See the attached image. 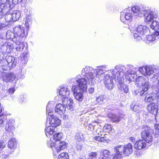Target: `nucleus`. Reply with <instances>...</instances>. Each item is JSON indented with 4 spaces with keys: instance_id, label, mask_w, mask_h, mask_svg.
<instances>
[{
    "instance_id": "obj_1",
    "label": "nucleus",
    "mask_w": 159,
    "mask_h": 159,
    "mask_svg": "<svg viewBox=\"0 0 159 159\" xmlns=\"http://www.w3.org/2000/svg\"><path fill=\"white\" fill-rule=\"evenodd\" d=\"M50 102H49L46 107V113L47 114V119H49L50 126L45 128V131L46 136L48 137L49 134H52L56 127L61 123L60 120L56 116L54 115L50 109Z\"/></svg>"
},
{
    "instance_id": "obj_2",
    "label": "nucleus",
    "mask_w": 159,
    "mask_h": 159,
    "mask_svg": "<svg viewBox=\"0 0 159 159\" xmlns=\"http://www.w3.org/2000/svg\"><path fill=\"white\" fill-rule=\"evenodd\" d=\"M87 81L85 77H80L78 80L77 85H74L72 90L73 91L75 99L81 102L83 98V93L87 91Z\"/></svg>"
},
{
    "instance_id": "obj_3",
    "label": "nucleus",
    "mask_w": 159,
    "mask_h": 159,
    "mask_svg": "<svg viewBox=\"0 0 159 159\" xmlns=\"http://www.w3.org/2000/svg\"><path fill=\"white\" fill-rule=\"evenodd\" d=\"M124 68L123 66H116L113 71L112 74L113 77L115 79L116 76H117L116 82L118 83L117 85L118 89L121 92H123L125 93H127L129 91L128 86L124 83V72L122 71Z\"/></svg>"
},
{
    "instance_id": "obj_4",
    "label": "nucleus",
    "mask_w": 159,
    "mask_h": 159,
    "mask_svg": "<svg viewBox=\"0 0 159 159\" xmlns=\"http://www.w3.org/2000/svg\"><path fill=\"white\" fill-rule=\"evenodd\" d=\"M136 85L141 88V90L140 93L141 96L143 95L148 91L149 87L148 82L142 76H139L136 79Z\"/></svg>"
},
{
    "instance_id": "obj_5",
    "label": "nucleus",
    "mask_w": 159,
    "mask_h": 159,
    "mask_svg": "<svg viewBox=\"0 0 159 159\" xmlns=\"http://www.w3.org/2000/svg\"><path fill=\"white\" fill-rule=\"evenodd\" d=\"M20 57L22 65H20L19 69L20 73L17 76L19 77V79L22 80L25 77L24 75L25 74L26 71L23 68V66H25L28 61L29 57L28 53L27 52H23L20 55Z\"/></svg>"
},
{
    "instance_id": "obj_6",
    "label": "nucleus",
    "mask_w": 159,
    "mask_h": 159,
    "mask_svg": "<svg viewBox=\"0 0 159 159\" xmlns=\"http://www.w3.org/2000/svg\"><path fill=\"white\" fill-rule=\"evenodd\" d=\"M52 139L47 141V145L48 147L52 148L53 151H56L57 152L63 150L66 147V143L64 141H57L53 142Z\"/></svg>"
},
{
    "instance_id": "obj_7",
    "label": "nucleus",
    "mask_w": 159,
    "mask_h": 159,
    "mask_svg": "<svg viewBox=\"0 0 159 159\" xmlns=\"http://www.w3.org/2000/svg\"><path fill=\"white\" fill-rule=\"evenodd\" d=\"M27 44L24 43L21 39L18 40L17 38L13 37L11 40V53L13 52V50L16 51H21L23 50L25 45H27Z\"/></svg>"
},
{
    "instance_id": "obj_8",
    "label": "nucleus",
    "mask_w": 159,
    "mask_h": 159,
    "mask_svg": "<svg viewBox=\"0 0 159 159\" xmlns=\"http://www.w3.org/2000/svg\"><path fill=\"white\" fill-rule=\"evenodd\" d=\"M152 131L153 130L149 127L147 126L143 128L141 133V136L143 140L150 145L152 144L153 140Z\"/></svg>"
},
{
    "instance_id": "obj_9",
    "label": "nucleus",
    "mask_w": 159,
    "mask_h": 159,
    "mask_svg": "<svg viewBox=\"0 0 159 159\" xmlns=\"http://www.w3.org/2000/svg\"><path fill=\"white\" fill-rule=\"evenodd\" d=\"M142 11L143 12L145 21L146 22L152 21L154 18L157 17L156 13L151 11V7L145 6L144 7H143Z\"/></svg>"
},
{
    "instance_id": "obj_10",
    "label": "nucleus",
    "mask_w": 159,
    "mask_h": 159,
    "mask_svg": "<svg viewBox=\"0 0 159 159\" xmlns=\"http://www.w3.org/2000/svg\"><path fill=\"white\" fill-rule=\"evenodd\" d=\"M12 35L11 34V39L12 38L11 37L14 36L15 34L17 35V37H15L17 38V39H21V38L24 37H25L27 36V33H25V28L21 25H17L13 28V32H11Z\"/></svg>"
},
{
    "instance_id": "obj_11",
    "label": "nucleus",
    "mask_w": 159,
    "mask_h": 159,
    "mask_svg": "<svg viewBox=\"0 0 159 159\" xmlns=\"http://www.w3.org/2000/svg\"><path fill=\"white\" fill-rule=\"evenodd\" d=\"M133 16L132 11L129 8L124 10L120 13V20L124 23H126V20H131Z\"/></svg>"
},
{
    "instance_id": "obj_12",
    "label": "nucleus",
    "mask_w": 159,
    "mask_h": 159,
    "mask_svg": "<svg viewBox=\"0 0 159 159\" xmlns=\"http://www.w3.org/2000/svg\"><path fill=\"white\" fill-rule=\"evenodd\" d=\"M115 68L112 70H109L107 69L106 66H100L98 67L96 70V78H98L99 79L102 80V78L104 76L106 73H111L112 74L113 71Z\"/></svg>"
},
{
    "instance_id": "obj_13",
    "label": "nucleus",
    "mask_w": 159,
    "mask_h": 159,
    "mask_svg": "<svg viewBox=\"0 0 159 159\" xmlns=\"http://www.w3.org/2000/svg\"><path fill=\"white\" fill-rule=\"evenodd\" d=\"M119 150L122 152V154L125 156H129L133 152L132 145L129 143L124 146L119 145L117 146Z\"/></svg>"
},
{
    "instance_id": "obj_14",
    "label": "nucleus",
    "mask_w": 159,
    "mask_h": 159,
    "mask_svg": "<svg viewBox=\"0 0 159 159\" xmlns=\"http://www.w3.org/2000/svg\"><path fill=\"white\" fill-rule=\"evenodd\" d=\"M154 72L153 68L151 66H147L140 67L139 72L144 76L150 75Z\"/></svg>"
},
{
    "instance_id": "obj_15",
    "label": "nucleus",
    "mask_w": 159,
    "mask_h": 159,
    "mask_svg": "<svg viewBox=\"0 0 159 159\" xmlns=\"http://www.w3.org/2000/svg\"><path fill=\"white\" fill-rule=\"evenodd\" d=\"M148 109L150 113L154 116L156 119L158 110L157 105L154 103H149L148 105Z\"/></svg>"
},
{
    "instance_id": "obj_16",
    "label": "nucleus",
    "mask_w": 159,
    "mask_h": 159,
    "mask_svg": "<svg viewBox=\"0 0 159 159\" xmlns=\"http://www.w3.org/2000/svg\"><path fill=\"white\" fill-rule=\"evenodd\" d=\"M18 79V76H17L14 73L11 72V86H13L11 88V93H13L15 91L14 87Z\"/></svg>"
},
{
    "instance_id": "obj_17",
    "label": "nucleus",
    "mask_w": 159,
    "mask_h": 159,
    "mask_svg": "<svg viewBox=\"0 0 159 159\" xmlns=\"http://www.w3.org/2000/svg\"><path fill=\"white\" fill-rule=\"evenodd\" d=\"M96 70L95 72L91 71L85 75L84 77L86 78L91 86L93 85L95 83V78H96Z\"/></svg>"
},
{
    "instance_id": "obj_18",
    "label": "nucleus",
    "mask_w": 159,
    "mask_h": 159,
    "mask_svg": "<svg viewBox=\"0 0 159 159\" xmlns=\"http://www.w3.org/2000/svg\"><path fill=\"white\" fill-rule=\"evenodd\" d=\"M62 104L68 109L71 111L73 110V100L72 99L65 98L62 100Z\"/></svg>"
},
{
    "instance_id": "obj_19",
    "label": "nucleus",
    "mask_w": 159,
    "mask_h": 159,
    "mask_svg": "<svg viewBox=\"0 0 159 159\" xmlns=\"http://www.w3.org/2000/svg\"><path fill=\"white\" fill-rule=\"evenodd\" d=\"M136 31L141 35H147L149 32V28L146 26L140 25L136 28Z\"/></svg>"
},
{
    "instance_id": "obj_20",
    "label": "nucleus",
    "mask_w": 159,
    "mask_h": 159,
    "mask_svg": "<svg viewBox=\"0 0 159 159\" xmlns=\"http://www.w3.org/2000/svg\"><path fill=\"white\" fill-rule=\"evenodd\" d=\"M66 110V107L62 103H58L54 108L55 112L56 114L60 116L65 113Z\"/></svg>"
},
{
    "instance_id": "obj_21",
    "label": "nucleus",
    "mask_w": 159,
    "mask_h": 159,
    "mask_svg": "<svg viewBox=\"0 0 159 159\" xmlns=\"http://www.w3.org/2000/svg\"><path fill=\"white\" fill-rule=\"evenodd\" d=\"M55 132L52 134L51 135H49L47 137H49L52 139V143L54 142L55 143L57 142V141H61V140L62 138L63 134L61 133H55Z\"/></svg>"
},
{
    "instance_id": "obj_22",
    "label": "nucleus",
    "mask_w": 159,
    "mask_h": 159,
    "mask_svg": "<svg viewBox=\"0 0 159 159\" xmlns=\"http://www.w3.org/2000/svg\"><path fill=\"white\" fill-rule=\"evenodd\" d=\"M124 68L122 71L124 72V75H125V78L126 81L129 83H130L131 81H134L136 80L137 75V74H133L131 73H127L125 72V67H123Z\"/></svg>"
},
{
    "instance_id": "obj_23",
    "label": "nucleus",
    "mask_w": 159,
    "mask_h": 159,
    "mask_svg": "<svg viewBox=\"0 0 159 159\" xmlns=\"http://www.w3.org/2000/svg\"><path fill=\"white\" fill-rule=\"evenodd\" d=\"M114 151L115 152L114 154H111L110 159H122L123 154L117 146L115 148Z\"/></svg>"
},
{
    "instance_id": "obj_24",
    "label": "nucleus",
    "mask_w": 159,
    "mask_h": 159,
    "mask_svg": "<svg viewBox=\"0 0 159 159\" xmlns=\"http://www.w3.org/2000/svg\"><path fill=\"white\" fill-rule=\"evenodd\" d=\"M146 146V143L144 140L139 139L136 141L134 147L136 149L140 150L145 148Z\"/></svg>"
},
{
    "instance_id": "obj_25",
    "label": "nucleus",
    "mask_w": 159,
    "mask_h": 159,
    "mask_svg": "<svg viewBox=\"0 0 159 159\" xmlns=\"http://www.w3.org/2000/svg\"><path fill=\"white\" fill-rule=\"evenodd\" d=\"M70 94V91L67 88H62L60 90L59 92V95L58 96L59 98L64 99L65 98H67L66 97L68 96Z\"/></svg>"
},
{
    "instance_id": "obj_26",
    "label": "nucleus",
    "mask_w": 159,
    "mask_h": 159,
    "mask_svg": "<svg viewBox=\"0 0 159 159\" xmlns=\"http://www.w3.org/2000/svg\"><path fill=\"white\" fill-rule=\"evenodd\" d=\"M126 69L127 73H131L133 74H136L137 72L139 71V72L140 67H136L132 65H129L127 66L126 68H125Z\"/></svg>"
},
{
    "instance_id": "obj_27",
    "label": "nucleus",
    "mask_w": 159,
    "mask_h": 159,
    "mask_svg": "<svg viewBox=\"0 0 159 159\" xmlns=\"http://www.w3.org/2000/svg\"><path fill=\"white\" fill-rule=\"evenodd\" d=\"M132 11V12H133L134 15L141 17L142 16L140 8L138 6H134L132 7L130 9Z\"/></svg>"
},
{
    "instance_id": "obj_28",
    "label": "nucleus",
    "mask_w": 159,
    "mask_h": 159,
    "mask_svg": "<svg viewBox=\"0 0 159 159\" xmlns=\"http://www.w3.org/2000/svg\"><path fill=\"white\" fill-rule=\"evenodd\" d=\"M159 32L155 31L152 35H148L147 36V39L149 41H154L157 39V38H158Z\"/></svg>"
},
{
    "instance_id": "obj_29",
    "label": "nucleus",
    "mask_w": 159,
    "mask_h": 159,
    "mask_svg": "<svg viewBox=\"0 0 159 159\" xmlns=\"http://www.w3.org/2000/svg\"><path fill=\"white\" fill-rule=\"evenodd\" d=\"M102 155H101L100 159H110L111 152L108 150H102Z\"/></svg>"
},
{
    "instance_id": "obj_30",
    "label": "nucleus",
    "mask_w": 159,
    "mask_h": 159,
    "mask_svg": "<svg viewBox=\"0 0 159 159\" xmlns=\"http://www.w3.org/2000/svg\"><path fill=\"white\" fill-rule=\"evenodd\" d=\"M153 89L156 93L155 98L157 100V102L159 103V80L157 83L153 87Z\"/></svg>"
},
{
    "instance_id": "obj_31",
    "label": "nucleus",
    "mask_w": 159,
    "mask_h": 159,
    "mask_svg": "<svg viewBox=\"0 0 159 159\" xmlns=\"http://www.w3.org/2000/svg\"><path fill=\"white\" fill-rule=\"evenodd\" d=\"M95 70L90 66H86L85 68L83 69L81 71V74L82 75L85 76V75H87L88 73L91 72V71L95 72Z\"/></svg>"
},
{
    "instance_id": "obj_32",
    "label": "nucleus",
    "mask_w": 159,
    "mask_h": 159,
    "mask_svg": "<svg viewBox=\"0 0 159 159\" xmlns=\"http://www.w3.org/2000/svg\"><path fill=\"white\" fill-rule=\"evenodd\" d=\"M9 14V12H8L6 13L5 17L6 21L7 22V23H8L5 24L0 23V29H3V28H7V27L10 21V18H8V17H9V16H8Z\"/></svg>"
},
{
    "instance_id": "obj_33",
    "label": "nucleus",
    "mask_w": 159,
    "mask_h": 159,
    "mask_svg": "<svg viewBox=\"0 0 159 159\" xmlns=\"http://www.w3.org/2000/svg\"><path fill=\"white\" fill-rule=\"evenodd\" d=\"M11 19L13 21H17L19 19L20 16V12L18 11H14L13 13H11Z\"/></svg>"
},
{
    "instance_id": "obj_34",
    "label": "nucleus",
    "mask_w": 159,
    "mask_h": 159,
    "mask_svg": "<svg viewBox=\"0 0 159 159\" xmlns=\"http://www.w3.org/2000/svg\"><path fill=\"white\" fill-rule=\"evenodd\" d=\"M17 145V141L16 139L14 138H12L11 139V149L12 150L11 152H11H14V150L16 148Z\"/></svg>"
},
{
    "instance_id": "obj_35",
    "label": "nucleus",
    "mask_w": 159,
    "mask_h": 159,
    "mask_svg": "<svg viewBox=\"0 0 159 159\" xmlns=\"http://www.w3.org/2000/svg\"><path fill=\"white\" fill-rule=\"evenodd\" d=\"M117 76L116 77V79H115L113 77V75L111 73H107L106 75L104 76V83L106 82V80H109L111 81H113V79H115V81L116 82V80L117 79Z\"/></svg>"
},
{
    "instance_id": "obj_36",
    "label": "nucleus",
    "mask_w": 159,
    "mask_h": 159,
    "mask_svg": "<svg viewBox=\"0 0 159 159\" xmlns=\"http://www.w3.org/2000/svg\"><path fill=\"white\" fill-rule=\"evenodd\" d=\"M150 28L155 31L159 29V23L156 21L153 20L150 25Z\"/></svg>"
},
{
    "instance_id": "obj_37",
    "label": "nucleus",
    "mask_w": 159,
    "mask_h": 159,
    "mask_svg": "<svg viewBox=\"0 0 159 159\" xmlns=\"http://www.w3.org/2000/svg\"><path fill=\"white\" fill-rule=\"evenodd\" d=\"M104 84L106 88L108 89L111 90L113 89L114 85L113 81L106 80V82Z\"/></svg>"
},
{
    "instance_id": "obj_38",
    "label": "nucleus",
    "mask_w": 159,
    "mask_h": 159,
    "mask_svg": "<svg viewBox=\"0 0 159 159\" xmlns=\"http://www.w3.org/2000/svg\"><path fill=\"white\" fill-rule=\"evenodd\" d=\"M112 122L114 123H118L120 121V118L117 115H112L109 116Z\"/></svg>"
},
{
    "instance_id": "obj_39",
    "label": "nucleus",
    "mask_w": 159,
    "mask_h": 159,
    "mask_svg": "<svg viewBox=\"0 0 159 159\" xmlns=\"http://www.w3.org/2000/svg\"><path fill=\"white\" fill-rule=\"evenodd\" d=\"M11 69L14 68L16 66L17 64L18 59L17 58L11 56Z\"/></svg>"
},
{
    "instance_id": "obj_40",
    "label": "nucleus",
    "mask_w": 159,
    "mask_h": 159,
    "mask_svg": "<svg viewBox=\"0 0 159 159\" xmlns=\"http://www.w3.org/2000/svg\"><path fill=\"white\" fill-rule=\"evenodd\" d=\"M155 129H154V131H153V134L155 137L159 139V124L155 125Z\"/></svg>"
},
{
    "instance_id": "obj_41",
    "label": "nucleus",
    "mask_w": 159,
    "mask_h": 159,
    "mask_svg": "<svg viewBox=\"0 0 159 159\" xmlns=\"http://www.w3.org/2000/svg\"><path fill=\"white\" fill-rule=\"evenodd\" d=\"M3 80L6 82H8L10 81V74L8 73H7L5 72L3 75Z\"/></svg>"
},
{
    "instance_id": "obj_42",
    "label": "nucleus",
    "mask_w": 159,
    "mask_h": 159,
    "mask_svg": "<svg viewBox=\"0 0 159 159\" xmlns=\"http://www.w3.org/2000/svg\"><path fill=\"white\" fill-rule=\"evenodd\" d=\"M112 130L111 125L108 124H106L103 128V130L106 132H109Z\"/></svg>"
},
{
    "instance_id": "obj_43",
    "label": "nucleus",
    "mask_w": 159,
    "mask_h": 159,
    "mask_svg": "<svg viewBox=\"0 0 159 159\" xmlns=\"http://www.w3.org/2000/svg\"><path fill=\"white\" fill-rule=\"evenodd\" d=\"M58 159H69V156L68 153L63 152L59 154Z\"/></svg>"
},
{
    "instance_id": "obj_44",
    "label": "nucleus",
    "mask_w": 159,
    "mask_h": 159,
    "mask_svg": "<svg viewBox=\"0 0 159 159\" xmlns=\"http://www.w3.org/2000/svg\"><path fill=\"white\" fill-rule=\"evenodd\" d=\"M105 95H100L96 98V102L99 103L101 104L103 102L104 100H105Z\"/></svg>"
},
{
    "instance_id": "obj_45",
    "label": "nucleus",
    "mask_w": 159,
    "mask_h": 159,
    "mask_svg": "<svg viewBox=\"0 0 159 159\" xmlns=\"http://www.w3.org/2000/svg\"><path fill=\"white\" fill-rule=\"evenodd\" d=\"M16 126L15 119L14 118H12L11 120V132L14 130Z\"/></svg>"
},
{
    "instance_id": "obj_46",
    "label": "nucleus",
    "mask_w": 159,
    "mask_h": 159,
    "mask_svg": "<svg viewBox=\"0 0 159 159\" xmlns=\"http://www.w3.org/2000/svg\"><path fill=\"white\" fill-rule=\"evenodd\" d=\"M97 153L93 152L89 153L88 159H96Z\"/></svg>"
},
{
    "instance_id": "obj_47",
    "label": "nucleus",
    "mask_w": 159,
    "mask_h": 159,
    "mask_svg": "<svg viewBox=\"0 0 159 159\" xmlns=\"http://www.w3.org/2000/svg\"><path fill=\"white\" fill-rule=\"evenodd\" d=\"M83 138V136L81 133H77L76 134L75 136V139L77 141H80Z\"/></svg>"
},
{
    "instance_id": "obj_48",
    "label": "nucleus",
    "mask_w": 159,
    "mask_h": 159,
    "mask_svg": "<svg viewBox=\"0 0 159 159\" xmlns=\"http://www.w3.org/2000/svg\"><path fill=\"white\" fill-rule=\"evenodd\" d=\"M80 77V75H77L75 78H72L70 79L69 82L70 83H73L74 84H77L78 82V80L79 79V77Z\"/></svg>"
},
{
    "instance_id": "obj_49",
    "label": "nucleus",
    "mask_w": 159,
    "mask_h": 159,
    "mask_svg": "<svg viewBox=\"0 0 159 159\" xmlns=\"http://www.w3.org/2000/svg\"><path fill=\"white\" fill-rule=\"evenodd\" d=\"M32 21L31 19L29 17H26L25 20V25L27 28H28L29 25L31 24Z\"/></svg>"
},
{
    "instance_id": "obj_50",
    "label": "nucleus",
    "mask_w": 159,
    "mask_h": 159,
    "mask_svg": "<svg viewBox=\"0 0 159 159\" xmlns=\"http://www.w3.org/2000/svg\"><path fill=\"white\" fill-rule=\"evenodd\" d=\"M10 0H0V6L2 4H5L6 5H8L9 7H10Z\"/></svg>"
},
{
    "instance_id": "obj_51",
    "label": "nucleus",
    "mask_w": 159,
    "mask_h": 159,
    "mask_svg": "<svg viewBox=\"0 0 159 159\" xmlns=\"http://www.w3.org/2000/svg\"><path fill=\"white\" fill-rule=\"evenodd\" d=\"M26 96L25 95H21L19 98V102L20 103H22L23 102H25L26 101Z\"/></svg>"
},
{
    "instance_id": "obj_52",
    "label": "nucleus",
    "mask_w": 159,
    "mask_h": 159,
    "mask_svg": "<svg viewBox=\"0 0 159 159\" xmlns=\"http://www.w3.org/2000/svg\"><path fill=\"white\" fill-rule=\"evenodd\" d=\"M145 102H151L153 100L152 97L146 96L145 98Z\"/></svg>"
},
{
    "instance_id": "obj_53",
    "label": "nucleus",
    "mask_w": 159,
    "mask_h": 159,
    "mask_svg": "<svg viewBox=\"0 0 159 159\" xmlns=\"http://www.w3.org/2000/svg\"><path fill=\"white\" fill-rule=\"evenodd\" d=\"M140 107L138 105H134L133 107L132 108V110L135 112H138L140 109Z\"/></svg>"
},
{
    "instance_id": "obj_54",
    "label": "nucleus",
    "mask_w": 159,
    "mask_h": 159,
    "mask_svg": "<svg viewBox=\"0 0 159 159\" xmlns=\"http://www.w3.org/2000/svg\"><path fill=\"white\" fill-rule=\"evenodd\" d=\"M6 146V144L3 141L0 140V151L2 150Z\"/></svg>"
},
{
    "instance_id": "obj_55",
    "label": "nucleus",
    "mask_w": 159,
    "mask_h": 159,
    "mask_svg": "<svg viewBox=\"0 0 159 159\" xmlns=\"http://www.w3.org/2000/svg\"><path fill=\"white\" fill-rule=\"evenodd\" d=\"M153 73H154V74L153 75V77L156 79L158 80L159 78V71L154 72Z\"/></svg>"
},
{
    "instance_id": "obj_56",
    "label": "nucleus",
    "mask_w": 159,
    "mask_h": 159,
    "mask_svg": "<svg viewBox=\"0 0 159 159\" xmlns=\"http://www.w3.org/2000/svg\"><path fill=\"white\" fill-rule=\"evenodd\" d=\"M19 2V0H12V3L13 5H11V6H12V7H13L15 6L18 4Z\"/></svg>"
},
{
    "instance_id": "obj_57",
    "label": "nucleus",
    "mask_w": 159,
    "mask_h": 159,
    "mask_svg": "<svg viewBox=\"0 0 159 159\" xmlns=\"http://www.w3.org/2000/svg\"><path fill=\"white\" fill-rule=\"evenodd\" d=\"M101 134V138L100 142L103 143H105L106 142V141L107 140L106 137L102 136V134Z\"/></svg>"
},
{
    "instance_id": "obj_58",
    "label": "nucleus",
    "mask_w": 159,
    "mask_h": 159,
    "mask_svg": "<svg viewBox=\"0 0 159 159\" xmlns=\"http://www.w3.org/2000/svg\"><path fill=\"white\" fill-rule=\"evenodd\" d=\"M3 64L1 66H0V71L2 72H3L4 71H5L7 67L6 66H2Z\"/></svg>"
},
{
    "instance_id": "obj_59",
    "label": "nucleus",
    "mask_w": 159,
    "mask_h": 159,
    "mask_svg": "<svg viewBox=\"0 0 159 159\" xmlns=\"http://www.w3.org/2000/svg\"><path fill=\"white\" fill-rule=\"evenodd\" d=\"M95 129L93 124L91 123L89 125L88 129L90 130H92V129Z\"/></svg>"
},
{
    "instance_id": "obj_60",
    "label": "nucleus",
    "mask_w": 159,
    "mask_h": 159,
    "mask_svg": "<svg viewBox=\"0 0 159 159\" xmlns=\"http://www.w3.org/2000/svg\"><path fill=\"white\" fill-rule=\"evenodd\" d=\"M10 125L9 123H7L6 125L5 129L6 130L9 132V133L10 132Z\"/></svg>"
},
{
    "instance_id": "obj_61",
    "label": "nucleus",
    "mask_w": 159,
    "mask_h": 159,
    "mask_svg": "<svg viewBox=\"0 0 159 159\" xmlns=\"http://www.w3.org/2000/svg\"><path fill=\"white\" fill-rule=\"evenodd\" d=\"M3 55L0 52V66H2L3 64Z\"/></svg>"
},
{
    "instance_id": "obj_62",
    "label": "nucleus",
    "mask_w": 159,
    "mask_h": 159,
    "mask_svg": "<svg viewBox=\"0 0 159 159\" xmlns=\"http://www.w3.org/2000/svg\"><path fill=\"white\" fill-rule=\"evenodd\" d=\"M101 136H97L94 137V139L95 140L98 141V142H100Z\"/></svg>"
},
{
    "instance_id": "obj_63",
    "label": "nucleus",
    "mask_w": 159,
    "mask_h": 159,
    "mask_svg": "<svg viewBox=\"0 0 159 159\" xmlns=\"http://www.w3.org/2000/svg\"><path fill=\"white\" fill-rule=\"evenodd\" d=\"M134 39H137V40L139 39L140 37L139 36V35L137 33H134Z\"/></svg>"
},
{
    "instance_id": "obj_64",
    "label": "nucleus",
    "mask_w": 159,
    "mask_h": 159,
    "mask_svg": "<svg viewBox=\"0 0 159 159\" xmlns=\"http://www.w3.org/2000/svg\"><path fill=\"white\" fill-rule=\"evenodd\" d=\"M88 91L90 93H92L94 91V89L93 88L91 87L89 89Z\"/></svg>"
}]
</instances>
